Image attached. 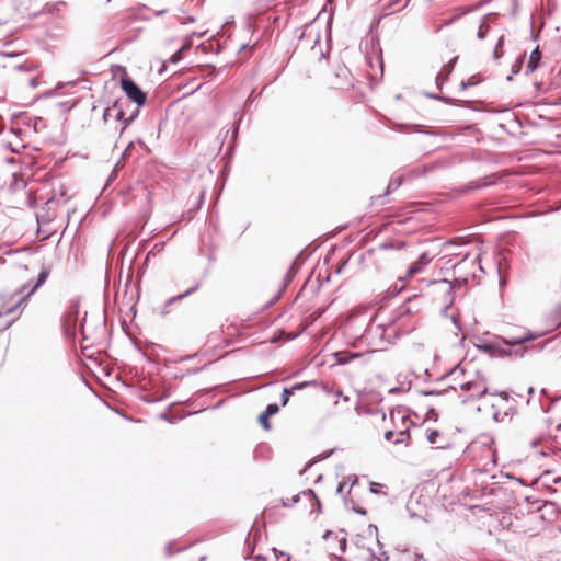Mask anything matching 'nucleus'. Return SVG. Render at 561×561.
I'll return each instance as SVG.
<instances>
[{"mask_svg":"<svg viewBox=\"0 0 561 561\" xmlns=\"http://www.w3.org/2000/svg\"><path fill=\"white\" fill-rule=\"evenodd\" d=\"M527 444L531 447L533 453L539 456H549L550 454L560 453L557 434L553 437L531 438Z\"/></svg>","mask_w":561,"mask_h":561,"instance_id":"nucleus-8","label":"nucleus"},{"mask_svg":"<svg viewBox=\"0 0 561 561\" xmlns=\"http://www.w3.org/2000/svg\"><path fill=\"white\" fill-rule=\"evenodd\" d=\"M540 59H541V53L539 50V47H536L529 56V59H528V62L526 66L527 71L534 72L538 68Z\"/></svg>","mask_w":561,"mask_h":561,"instance_id":"nucleus-17","label":"nucleus"},{"mask_svg":"<svg viewBox=\"0 0 561 561\" xmlns=\"http://www.w3.org/2000/svg\"><path fill=\"white\" fill-rule=\"evenodd\" d=\"M534 340L533 335L529 333H523L522 335H512L508 339L504 340V343L511 347H516L514 350V354L516 356H523V352L520 351V345L527 341Z\"/></svg>","mask_w":561,"mask_h":561,"instance_id":"nucleus-13","label":"nucleus"},{"mask_svg":"<svg viewBox=\"0 0 561 561\" xmlns=\"http://www.w3.org/2000/svg\"><path fill=\"white\" fill-rule=\"evenodd\" d=\"M503 354L512 355L513 353L511 351H503Z\"/></svg>","mask_w":561,"mask_h":561,"instance_id":"nucleus-27","label":"nucleus"},{"mask_svg":"<svg viewBox=\"0 0 561 561\" xmlns=\"http://www.w3.org/2000/svg\"><path fill=\"white\" fill-rule=\"evenodd\" d=\"M79 317V302L72 301L68 307L64 320H62V330L67 336H73L76 332V324Z\"/></svg>","mask_w":561,"mask_h":561,"instance_id":"nucleus-12","label":"nucleus"},{"mask_svg":"<svg viewBox=\"0 0 561 561\" xmlns=\"http://www.w3.org/2000/svg\"><path fill=\"white\" fill-rule=\"evenodd\" d=\"M279 411V408L277 404L273 403V404H268L265 409V411L263 413H261L259 415V423L260 425L265 430V431H268L271 430V424H270V417L275 415L276 413H278Z\"/></svg>","mask_w":561,"mask_h":561,"instance_id":"nucleus-14","label":"nucleus"},{"mask_svg":"<svg viewBox=\"0 0 561 561\" xmlns=\"http://www.w3.org/2000/svg\"><path fill=\"white\" fill-rule=\"evenodd\" d=\"M256 561H289V556L286 553H280L278 556L276 551L273 550L265 556H257Z\"/></svg>","mask_w":561,"mask_h":561,"instance_id":"nucleus-18","label":"nucleus"},{"mask_svg":"<svg viewBox=\"0 0 561 561\" xmlns=\"http://www.w3.org/2000/svg\"><path fill=\"white\" fill-rule=\"evenodd\" d=\"M379 488H381V484L375 482L370 483V491L373 493H379Z\"/></svg>","mask_w":561,"mask_h":561,"instance_id":"nucleus-24","label":"nucleus"},{"mask_svg":"<svg viewBox=\"0 0 561 561\" xmlns=\"http://www.w3.org/2000/svg\"><path fill=\"white\" fill-rule=\"evenodd\" d=\"M470 450L476 454L496 455L495 440L490 434L479 435L470 445Z\"/></svg>","mask_w":561,"mask_h":561,"instance_id":"nucleus-10","label":"nucleus"},{"mask_svg":"<svg viewBox=\"0 0 561 561\" xmlns=\"http://www.w3.org/2000/svg\"><path fill=\"white\" fill-rule=\"evenodd\" d=\"M329 87L336 90H348L353 87V76L345 65H337L329 79Z\"/></svg>","mask_w":561,"mask_h":561,"instance_id":"nucleus-7","label":"nucleus"},{"mask_svg":"<svg viewBox=\"0 0 561 561\" xmlns=\"http://www.w3.org/2000/svg\"><path fill=\"white\" fill-rule=\"evenodd\" d=\"M454 286L447 279H439L432 283L426 290L427 298L439 309L448 308L454 301Z\"/></svg>","mask_w":561,"mask_h":561,"instance_id":"nucleus-5","label":"nucleus"},{"mask_svg":"<svg viewBox=\"0 0 561 561\" xmlns=\"http://www.w3.org/2000/svg\"><path fill=\"white\" fill-rule=\"evenodd\" d=\"M50 271L43 268L37 276L36 282L21 286L13 294L0 296V316H9L15 313L21 306L46 282Z\"/></svg>","mask_w":561,"mask_h":561,"instance_id":"nucleus-1","label":"nucleus"},{"mask_svg":"<svg viewBox=\"0 0 561 561\" xmlns=\"http://www.w3.org/2000/svg\"><path fill=\"white\" fill-rule=\"evenodd\" d=\"M358 481L356 474H348L343 478L337 486L339 493H350L353 485H355Z\"/></svg>","mask_w":561,"mask_h":561,"instance_id":"nucleus-16","label":"nucleus"},{"mask_svg":"<svg viewBox=\"0 0 561 561\" xmlns=\"http://www.w3.org/2000/svg\"><path fill=\"white\" fill-rule=\"evenodd\" d=\"M121 88L133 102L138 105L145 104L146 93L128 76L121 78Z\"/></svg>","mask_w":561,"mask_h":561,"instance_id":"nucleus-11","label":"nucleus"},{"mask_svg":"<svg viewBox=\"0 0 561 561\" xmlns=\"http://www.w3.org/2000/svg\"><path fill=\"white\" fill-rule=\"evenodd\" d=\"M426 436H427V440L431 444L436 445V448H444L443 443L438 440V438L440 437V433L437 430L427 431Z\"/></svg>","mask_w":561,"mask_h":561,"instance_id":"nucleus-19","label":"nucleus"},{"mask_svg":"<svg viewBox=\"0 0 561 561\" xmlns=\"http://www.w3.org/2000/svg\"><path fill=\"white\" fill-rule=\"evenodd\" d=\"M0 57L4 58L2 61L3 68H13L16 72H25L27 73V82L31 88H36L38 82V77L35 75V70L37 65L34 61L21 60L23 58V54H0Z\"/></svg>","mask_w":561,"mask_h":561,"instance_id":"nucleus-6","label":"nucleus"},{"mask_svg":"<svg viewBox=\"0 0 561 561\" xmlns=\"http://www.w3.org/2000/svg\"><path fill=\"white\" fill-rule=\"evenodd\" d=\"M335 451H336V449H331L330 451H328V453H323V454H321L320 456H328V457H331Z\"/></svg>","mask_w":561,"mask_h":561,"instance_id":"nucleus-26","label":"nucleus"},{"mask_svg":"<svg viewBox=\"0 0 561 561\" xmlns=\"http://www.w3.org/2000/svg\"><path fill=\"white\" fill-rule=\"evenodd\" d=\"M199 561H206V557H202Z\"/></svg>","mask_w":561,"mask_h":561,"instance_id":"nucleus-28","label":"nucleus"},{"mask_svg":"<svg viewBox=\"0 0 561 561\" xmlns=\"http://www.w3.org/2000/svg\"><path fill=\"white\" fill-rule=\"evenodd\" d=\"M283 505L284 506H294L295 504L299 502L309 503L311 511H320V502L317 499L316 494L311 490L302 491L297 494H293L290 497H283Z\"/></svg>","mask_w":561,"mask_h":561,"instance_id":"nucleus-9","label":"nucleus"},{"mask_svg":"<svg viewBox=\"0 0 561 561\" xmlns=\"http://www.w3.org/2000/svg\"><path fill=\"white\" fill-rule=\"evenodd\" d=\"M448 377L453 380L449 388L455 391L460 390L463 393V400L473 399L476 397L480 398L486 392L484 381L473 376H467L466 367L462 365L455 367L449 373Z\"/></svg>","mask_w":561,"mask_h":561,"instance_id":"nucleus-2","label":"nucleus"},{"mask_svg":"<svg viewBox=\"0 0 561 561\" xmlns=\"http://www.w3.org/2000/svg\"><path fill=\"white\" fill-rule=\"evenodd\" d=\"M484 399V408L490 409V413L496 421H503L514 410L510 394L507 392H493L481 396Z\"/></svg>","mask_w":561,"mask_h":561,"instance_id":"nucleus-4","label":"nucleus"},{"mask_svg":"<svg viewBox=\"0 0 561 561\" xmlns=\"http://www.w3.org/2000/svg\"><path fill=\"white\" fill-rule=\"evenodd\" d=\"M358 357H360V354H358V353H352V354H350V355H342V354H341V355H339L337 360H339V363H340V364H346V363H348L351 359H353V358H358Z\"/></svg>","mask_w":561,"mask_h":561,"instance_id":"nucleus-21","label":"nucleus"},{"mask_svg":"<svg viewBox=\"0 0 561 561\" xmlns=\"http://www.w3.org/2000/svg\"><path fill=\"white\" fill-rule=\"evenodd\" d=\"M557 442L559 444V451L561 453V427L558 430Z\"/></svg>","mask_w":561,"mask_h":561,"instance_id":"nucleus-25","label":"nucleus"},{"mask_svg":"<svg viewBox=\"0 0 561 561\" xmlns=\"http://www.w3.org/2000/svg\"><path fill=\"white\" fill-rule=\"evenodd\" d=\"M390 419L392 427L386 430L385 438L389 442L392 440L394 444H407L410 439L409 431L412 425V421L402 411H392L390 413Z\"/></svg>","mask_w":561,"mask_h":561,"instance_id":"nucleus-3","label":"nucleus"},{"mask_svg":"<svg viewBox=\"0 0 561 561\" xmlns=\"http://www.w3.org/2000/svg\"><path fill=\"white\" fill-rule=\"evenodd\" d=\"M489 28H490V27H489V25H488V24L482 23V24L480 25V27H479V31H478V37H479V38H484V37H485V35H486V33H488V31H489Z\"/></svg>","mask_w":561,"mask_h":561,"instance_id":"nucleus-22","label":"nucleus"},{"mask_svg":"<svg viewBox=\"0 0 561 561\" xmlns=\"http://www.w3.org/2000/svg\"><path fill=\"white\" fill-rule=\"evenodd\" d=\"M503 43H504V39H503V36H501L499 39H497V43H496V46L494 48V51H493V57L494 59H499L502 57L503 55Z\"/></svg>","mask_w":561,"mask_h":561,"instance_id":"nucleus-20","label":"nucleus"},{"mask_svg":"<svg viewBox=\"0 0 561 561\" xmlns=\"http://www.w3.org/2000/svg\"><path fill=\"white\" fill-rule=\"evenodd\" d=\"M432 261V257L428 256L427 253H423L422 255H420L419 260L413 262L408 272H407V276L408 277H412L414 276L415 274L422 272L423 267L425 265H427L430 262Z\"/></svg>","mask_w":561,"mask_h":561,"instance_id":"nucleus-15","label":"nucleus"},{"mask_svg":"<svg viewBox=\"0 0 561 561\" xmlns=\"http://www.w3.org/2000/svg\"><path fill=\"white\" fill-rule=\"evenodd\" d=\"M290 394H291V391H290V390H288V389H286V388L283 390V393H282V400H283V404H284V405H285V404H287V402H288V400H289Z\"/></svg>","mask_w":561,"mask_h":561,"instance_id":"nucleus-23","label":"nucleus"}]
</instances>
